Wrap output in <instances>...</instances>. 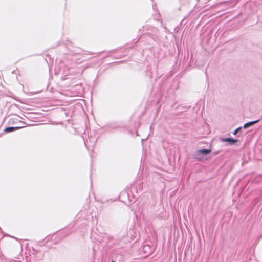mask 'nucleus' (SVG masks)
Instances as JSON below:
<instances>
[{"instance_id": "nucleus-8", "label": "nucleus", "mask_w": 262, "mask_h": 262, "mask_svg": "<svg viewBox=\"0 0 262 262\" xmlns=\"http://www.w3.org/2000/svg\"><path fill=\"white\" fill-rule=\"evenodd\" d=\"M112 262H115L114 261H112Z\"/></svg>"}, {"instance_id": "nucleus-6", "label": "nucleus", "mask_w": 262, "mask_h": 262, "mask_svg": "<svg viewBox=\"0 0 262 262\" xmlns=\"http://www.w3.org/2000/svg\"><path fill=\"white\" fill-rule=\"evenodd\" d=\"M19 122L20 123V126H24V127L25 126V125L26 123L24 122L20 121Z\"/></svg>"}, {"instance_id": "nucleus-1", "label": "nucleus", "mask_w": 262, "mask_h": 262, "mask_svg": "<svg viewBox=\"0 0 262 262\" xmlns=\"http://www.w3.org/2000/svg\"><path fill=\"white\" fill-rule=\"evenodd\" d=\"M221 140L222 142H227L230 144H231V145L235 144V143H236L238 141L237 140L233 139L230 138H222Z\"/></svg>"}, {"instance_id": "nucleus-7", "label": "nucleus", "mask_w": 262, "mask_h": 262, "mask_svg": "<svg viewBox=\"0 0 262 262\" xmlns=\"http://www.w3.org/2000/svg\"><path fill=\"white\" fill-rule=\"evenodd\" d=\"M148 248H149V247H148V246H144V247H143V249L144 250H146V249H148Z\"/></svg>"}, {"instance_id": "nucleus-3", "label": "nucleus", "mask_w": 262, "mask_h": 262, "mask_svg": "<svg viewBox=\"0 0 262 262\" xmlns=\"http://www.w3.org/2000/svg\"><path fill=\"white\" fill-rule=\"evenodd\" d=\"M259 119L258 120H255V121H251V122H249L248 123H245L244 126H243V128H247L248 127L253 125V124L257 123L259 121Z\"/></svg>"}, {"instance_id": "nucleus-4", "label": "nucleus", "mask_w": 262, "mask_h": 262, "mask_svg": "<svg viewBox=\"0 0 262 262\" xmlns=\"http://www.w3.org/2000/svg\"><path fill=\"white\" fill-rule=\"evenodd\" d=\"M211 150L210 149H202L198 150L197 152L196 153V155H198L200 154H202L204 155H207L209 153H210Z\"/></svg>"}, {"instance_id": "nucleus-2", "label": "nucleus", "mask_w": 262, "mask_h": 262, "mask_svg": "<svg viewBox=\"0 0 262 262\" xmlns=\"http://www.w3.org/2000/svg\"><path fill=\"white\" fill-rule=\"evenodd\" d=\"M24 127V126H16V127H8L5 129V131L7 133L12 132L14 130H16L17 129H19L21 128Z\"/></svg>"}, {"instance_id": "nucleus-5", "label": "nucleus", "mask_w": 262, "mask_h": 262, "mask_svg": "<svg viewBox=\"0 0 262 262\" xmlns=\"http://www.w3.org/2000/svg\"><path fill=\"white\" fill-rule=\"evenodd\" d=\"M242 127H238L237 128H236V129L234 130V133H233V135H236L237 134V133L239 130H241V129H242Z\"/></svg>"}]
</instances>
